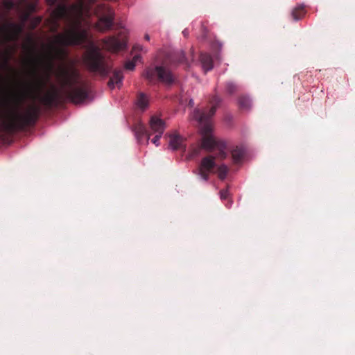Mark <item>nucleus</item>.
I'll return each mask as SVG.
<instances>
[{"instance_id":"obj_31","label":"nucleus","mask_w":355,"mask_h":355,"mask_svg":"<svg viewBox=\"0 0 355 355\" xmlns=\"http://www.w3.org/2000/svg\"><path fill=\"white\" fill-rule=\"evenodd\" d=\"M182 35H184V37H188V36L189 35V31L187 28H184L182 31Z\"/></svg>"},{"instance_id":"obj_42","label":"nucleus","mask_w":355,"mask_h":355,"mask_svg":"<svg viewBox=\"0 0 355 355\" xmlns=\"http://www.w3.org/2000/svg\"><path fill=\"white\" fill-rule=\"evenodd\" d=\"M218 47H219V49H220L222 48V45H223V44H222V43H221V42H218Z\"/></svg>"},{"instance_id":"obj_26","label":"nucleus","mask_w":355,"mask_h":355,"mask_svg":"<svg viewBox=\"0 0 355 355\" xmlns=\"http://www.w3.org/2000/svg\"><path fill=\"white\" fill-rule=\"evenodd\" d=\"M141 56L135 55L132 60L127 61L124 64V68L126 70L133 71L135 68V62L137 60L140 59Z\"/></svg>"},{"instance_id":"obj_2","label":"nucleus","mask_w":355,"mask_h":355,"mask_svg":"<svg viewBox=\"0 0 355 355\" xmlns=\"http://www.w3.org/2000/svg\"><path fill=\"white\" fill-rule=\"evenodd\" d=\"M66 74L65 84L69 86L66 92L67 99L76 105L83 103L89 98L87 85L86 84L76 85L79 79L78 71H73L71 73L67 72Z\"/></svg>"},{"instance_id":"obj_1","label":"nucleus","mask_w":355,"mask_h":355,"mask_svg":"<svg viewBox=\"0 0 355 355\" xmlns=\"http://www.w3.org/2000/svg\"><path fill=\"white\" fill-rule=\"evenodd\" d=\"M41 114V108L38 105L28 107L23 114H17L14 120L3 121L0 129L8 135H13L23 131L28 127H33L37 123Z\"/></svg>"},{"instance_id":"obj_22","label":"nucleus","mask_w":355,"mask_h":355,"mask_svg":"<svg viewBox=\"0 0 355 355\" xmlns=\"http://www.w3.org/2000/svg\"><path fill=\"white\" fill-rule=\"evenodd\" d=\"M54 15L56 17L55 21V28L58 26V20L62 18H64L67 15V8L64 6H60L58 8L54 11Z\"/></svg>"},{"instance_id":"obj_29","label":"nucleus","mask_w":355,"mask_h":355,"mask_svg":"<svg viewBox=\"0 0 355 355\" xmlns=\"http://www.w3.org/2000/svg\"><path fill=\"white\" fill-rule=\"evenodd\" d=\"M162 136H163V135L155 134V137L151 140L152 143L153 144H155L157 147L159 146H160L159 140Z\"/></svg>"},{"instance_id":"obj_18","label":"nucleus","mask_w":355,"mask_h":355,"mask_svg":"<svg viewBox=\"0 0 355 355\" xmlns=\"http://www.w3.org/2000/svg\"><path fill=\"white\" fill-rule=\"evenodd\" d=\"M138 108L142 111L146 110L149 106V101L147 96L144 92H140L139 96L135 102Z\"/></svg>"},{"instance_id":"obj_37","label":"nucleus","mask_w":355,"mask_h":355,"mask_svg":"<svg viewBox=\"0 0 355 355\" xmlns=\"http://www.w3.org/2000/svg\"><path fill=\"white\" fill-rule=\"evenodd\" d=\"M144 39L147 41H149L150 40V35L148 34H146L144 35Z\"/></svg>"},{"instance_id":"obj_9","label":"nucleus","mask_w":355,"mask_h":355,"mask_svg":"<svg viewBox=\"0 0 355 355\" xmlns=\"http://www.w3.org/2000/svg\"><path fill=\"white\" fill-rule=\"evenodd\" d=\"M130 130L134 133L135 137L138 144L148 145L150 138V134L147 130L145 125L139 121L130 127Z\"/></svg>"},{"instance_id":"obj_5","label":"nucleus","mask_w":355,"mask_h":355,"mask_svg":"<svg viewBox=\"0 0 355 355\" xmlns=\"http://www.w3.org/2000/svg\"><path fill=\"white\" fill-rule=\"evenodd\" d=\"M143 77L150 83H153L155 77L162 83L171 85L174 81V76L172 72L164 66L157 65L148 67L143 72Z\"/></svg>"},{"instance_id":"obj_13","label":"nucleus","mask_w":355,"mask_h":355,"mask_svg":"<svg viewBox=\"0 0 355 355\" xmlns=\"http://www.w3.org/2000/svg\"><path fill=\"white\" fill-rule=\"evenodd\" d=\"M199 60L205 73L210 71L214 68V61L211 55L208 53H200Z\"/></svg>"},{"instance_id":"obj_12","label":"nucleus","mask_w":355,"mask_h":355,"mask_svg":"<svg viewBox=\"0 0 355 355\" xmlns=\"http://www.w3.org/2000/svg\"><path fill=\"white\" fill-rule=\"evenodd\" d=\"M166 137H168V148L172 151L178 150L183 144L184 137L178 134L176 131L173 132H167L165 135Z\"/></svg>"},{"instance_id":"obj_15","label":"nucleus","mask_w":355,"mask_h":355,"mask_svg":"<svg viewBox=\"0 0 355 355\" xmlns=\"http://www.w3.org/2000/svg\"><path fill=\"white\" fill-rule=\"evenodd\" d=\"M40 101L47 106L57 105L60 101V94L57 90H55L51 93L41 96Z\"/></svg>"},{"instance_id":"obj_21","label":"nucleus","mask_w":355,"mask_h":355,"mask_svg":"<svg viewBox=\"0 0 355 355\" xmlns=\"http://www.w3.org/2000/svg\"><path fill=\"white\" fill-rule=\"evenodd\" d=\"M238 104L241 109L248 110L252 107V99L248 96H240L238 98Z\"/></svg>"},{"instance_id":"obj_8","label":"nucleus","mask_w":355,"mask_h":355,"mask_svg":"<svg viewBox=\"0 0 355 355\" xmlns=\"http://www.w3.org/2000/svg\"><path fill=\"white\" fill-rule=\"evenodd\" d=\"M102 42L104 47L108 51L117 53L127 48V42L123 40H120L114 36H110L103 39Z\"/></svg>"},{"instance_id":"obj_6","label":"nucleus","mask_w":355,"mask_h":355,"mask_svg":"<svg viewBox=\"0 0 355 355\" xmlns=\"http://www.w3.org/2000/svg\"><path fill=\"white\" fill-rule=\"evenodd\" d=\"M221 103L222 98L219 96H214L211 99L212 105L208 112L200 109H195L192 113L193 119H197L200 121H207V119L212 118L215 115Z\"/></svg>"},{"instance_id":"obj_16","label":"nucleus","mask_w":355,"mask_h":355,"mask_svg":"<svg viewBox=\"0 0 355 355\" xmlns=\"http://www.w3.org/2000/svg\"><path fill=\"white\" fill-rule=\"evenodd\" d=\"M219 146V140L214 139L212 135L202 137L201 141V147L207 151H212L215 148Z\"/></svg>"},{"instance_id":"obj_40","label":"nucleus","mask_w":355,"mask_h":355,"mask_svg":"<svg viewBox=\"0 0 355 355\" xmlns=\"http://www.w3.org/2000/svg\"><path fill=\"white\" fill-rule=\"evenodd\" d=\"M30 89H31L32 91H35L36 89V87L35 86H31L30 87Z\"/></svg>"},{"instance_id":"obj_14","label":"nucleus","mask_w":355,"mask_h":355,"mask_svg":"<svg viewBox=\"0 0 355 355\" xmlns=\"http://www.w3.org/2000/svg\"><path fill=\"white\" fill-rule=\"evenodd\" d=\"M123 78L124 77L123 71L121 69L114 70L113 71L112 76L108 81V87L111 89H114L115 85H116L118 88H120L123 85Z\"/></svg>"},{"instance_id":"obj_27","label":"nucleus","mask_w":355,"mask_h":355,"mask_svg":"<svg viewBox=\"0 0 355 355\" xmlns=\"http://www.w3.org/2000/svg\"><path fill=\"white\" fill-rule=\"evenodd\" d=\"M236 90V86L234 83L230 82L226 85V92L229 94H233Z\"/></svg>"},{"instance_id":"obj_41","label":"nucleus","mask_w":355,"mask_h":355,"mask_svg":"<svg viewBox=\"0 0 355 355\" xmlns=\"http://www.w3.org/2000/svg\"><path fill=\"white\" fill-rule=\"evenodd\" d=\"M8 3L10 7H12L13 6V2L12 1H9Z\"/></svg>"},{"instance_id":"obj_25","label":"nucleus","mask_w":355,"mask_h":355,"mask_svg":"<svg viewBox=\"0 0 355 355\" xmlns=\"http://www.w3.org/2000/svg\"><path fill=\"white\" fill-rule=\"evenodd\" d=\"M173 59L179 64H184L187 62V57L183 51L176 52L173 55Z\"/></svg>"},{"instance_id":"obj_36","label":"nucleus","mask_w":355,"mask_h":355,"mask_svg":"<svg viewBox=\"0 0 355 355\" xmlns=\"http://www.w3.org/2000/svg\"><path fill=\"white\" fill-rule=\"evenodd\" d=\"M84 1L89 4H92L96 1V0H84Z\"/></svg>"},{"instance_id":"obj_24","label":"nucleus","mask_w":355,"mask_h":355,"mask_svg":"<svg viewBox=\"0 0 355 355\" xmlns=\"http://www.w3.org/2000/svg\"><path fill=\"white\" fill-rule=\"evenodd\" d=\"M228 173V167L225 164H222L218 166V177L220 180L226 179Z\"/></svg>"},{"instance_id":"obj_3","label":"nucleus","mask_w":355,"mask_h":355,"mask_svg":"<svg viewBox=\"0 0 355 355\" xmlns=\"http://www.w3.org/2000/svg\"><path fill=\"white\" fill-rule=\"evenodd\" d=\"M85 63L90 71L98 73L103 77L108 76L112 69V66L105 62L100 48L94 44L89 47Z\"/></svg>"},{"instance_id":"obj_20","label":"nucleus","mask_w":355,"mask_h":355,"mask_svg":"<svg viewBox=\"0 0 355 355\" xmlns=\"http://www.w3.org/2000/svg\"><path fill=\"white\" fill-rule=\"evenodd\" d=\"M193 119L196 120V121H198L201 125H202V126L200 129V132H201L202 137L209 136L210 135H211L212 129H211V126L209 123L211 118H209V119H207V121H200V120H198L197 119Z\"/></svg>"},{"instance_id":"obj_11","label":"nucleus","mask_w":355,"mask_h":355,"mask_svg":"<svg viewBox=\"0 0 355 355\" xmlns=\"http://www.w3.org/2000/svg\"><path fill=\"white\" fill-rule=\"evenodd\" d=\"M150 130L155 134L164 135L166 128L165 121L157 116H152L149 121Z\"/></svg>"},{"instance_id":"obj_4","label":"nucleus","mask_w":355,"mask_h":355,"mask_svg":"<svg viewBox=\"0 0 355 355\" xmlns=\"http://www.w3.org/2000/svg\"><path fill=\"white\" fill-rule=\"evenodd\" d=\"M87 36V31L82 28L80 22L77 21L67 31L58 34L55 37V42L62 46H78L84 42Z\"/></svg>"},{"instance_id":"obj_30","label":"nucleus","mask_w":355,"mask_h":355,"mask_svg":"<svg viewBox=\"0 0 355 355\" xmlns=\"http://www.w3.org/2000/svg\"><path fill=\"white\" fill-rule=\"evenodd\" d=\"M42 19L40 17H36L33 19V26H36L41 22Z\"/></svg>"},{"instance_id":"obj_17","label":"nucleus","mask_w":355,"mask_h":355,"mask_svg":"<svg viewBox=\"0 0 355 355\" xmlns=\"http://www.w3.org/2000/svg\"><path fill=\"white\" fill-rule=\"evenodd\" d=\"M305 6L304 3L297 4L295 8L292 10L291 15L294 21H297L304 17L306 14Z\"/></svg>"},{"instance_id":"obj_38","label":"nucleus","mask_w":355,"mask_h":355,"mask_svg":"<svg viewBox=\"0 0 355 355\" xmlns=\"http://www.w3.org/2000/svg\"><path fill=\"white\" fill-rule=\"evenodd\" d=\"M8 64V58H6L5 62H4V66L7 67Z\"/></svg>"},{"instance_id":"obj_34","label":"nucleus","mask_w":355,"mask_h":355,"mask_svg":"<svg viewBox=\"0 0 355 355\" xmlns=\"http://www.w3.org/2000/svg\"><path fill=\"white\" fill-rule=\"evenodd\" d=\"M47 2L50 4V5H54L55 4V3L57 2V0H47Z\"/></svg>"},{"instance_id":"obj_28","label":"nucleus","mask_w":355,"mask_h":355,"mask_svg":"<svg viewBox=\"0 0 355 355\" xmlns=\"http://www.w3.org/2000/svg\"><path fill=\"white\" fill-rule=\"evenodd\" d=\"M220 198L221 200H225L228 199L229 197V191L227 189H222L219 191Z\"/></svg>"},{"instance_id":"obj_33","label":"nucleus","mask_w":355,"mask_h":355,"mask_svg":"<svg viewBox=\"0 0 355 355\" xmlns=\"http://www.w3.org/2000/svg\"><path fill=\"white\" fill-rule=\"evenodd\" d=\"M189 105L190 107H193L194 106V100L193 98H190V100L189 101Z\"/></svg>"},{"instance_id":"obj_23","label":"nucleus","mask_w":355,"mask_h":355,"mask_svg":"<svg viewBox=\"0 0 355 355\" xmlns=\"http://www.w3.org/2000/svg\"><path fill=\"white\" fill-rule=\"evenodd\" d=\"M218 148V157L221 159H225L227 157V153L226 152L227 148V142L225 140H219V146L217 147Z\"/></svg>"},{"instance_id":"obj_19","label":"nucleus","mask_w":355,"mask_h":355,"mask_svg":"<svg viewBox=\"0 0 355 355\" xmlns=\"http://www.w3.org/2000/svg\"><path fill=\"white\" fill-rule=\"evenodd\" d=\"M245 153V149L242 146H236L232 151V161L234 164L239 163Z\"/></svg>"},{"instance_id":"obj_32","label":"nucleus","mask_w":355,"mask_h":355,"mask_svg":"<svg viewBox=\"0 0 355 355\" xmlns=\"http://www.w3.org/2000/svg\"><path fill=\"white\" fill-rule=\"evenodd\" d=\"M233 204V201L232 200H230L225 205V206L227 207V208H230L232 207Z\"/></svg>"},{"instance_id":"obj_10","label":"nucleus","mask_w":355,"mask_h":355,"mask_svg":"<svg viewBox=\"0 0 355 355\" xmlns=\"http://www.w3.org/2000/svg\"><path fill=\"white\" fill-rule=\"evenodd\" d=\"M114 12L109 8L107 10V15L101 17L97 23L96 28L100 31H106L110 30L114 25Z\"/></svg>"},{"instance_id":"obj_35","label":"nucleus","mask_w":355,"mask_h":355,"mask_svg":"<svg viewBox=\"0 0 355 355\" xmlns=\"http://www.w3.org/2000/svg\"><path fill=\"white\" fill-rule=\"evenodd\" d=\"M202 28L203 29V31H204V35H203V37H206V34H207V28L205 26H204L203 25H202Z\"/></svg>"},{"instance_id":"obj_7","label":"nucleus","mask_w":355,"mask_h":355,"mask_svg":"<svg viewBox=\"0 0 355 355\" xmlns=\"http://www.w3.org/2000/svg\"><path fill=\"white\" fill-rule=\"evenodd\" d=\"M216 166L214 156H206L201 159L199 171L197 173V175L205 182H208L209 180V173L212 172V170Z\"/></svg>"},{"instance_id":"obj_39","label":"nucleus","mask_w":355,"mask_h":355,"mask_svg":"<svg viewBox=\"0 0 355 355\" xmlns=\"http://www.w3.org/2000/svg\"><path fill=\"white\" fill-rule=\"evenodd\" d=\"M6 139L5 137L0 135V140L4 141Z\"/></svg>"}]
</instances>
